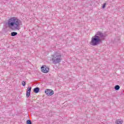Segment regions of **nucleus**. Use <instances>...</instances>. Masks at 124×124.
Returning a JSON list of instances; mask_svg holds the SVG:
<instances>
[{
	"instance_id": "obj_4",
	"label": "nucleus",
	"mask_w": 124,
	"mask_h": 124,
	"mask_svg": "<svg viewBox=\"0 0 124 124\" xmlns=\"http://www.w3.org/2000/svg\"><path fill=\"white\" fill-rule=\"evenodd\" d=\"M41 71L43 73H48L49 70V67L46 65H43L41 67Z\"/></svg>"
},
{
	"instance_id": "obj_9",
	"label": "nucleus",
	"mask_w": 124,
	"mask_h": 124,
	"mask_svg": "<svg viewBox=\"0 0 124 124\" xmlns=\"http://www.w3.org/2000/svg\"><path fill=\"white\" fill-rule=\"evenodd\" d=\"M17 34H18V33H17V32H12L11 33V36H16Z\"/></svg>"
},
{
	"instance_id": "obj_13",
	"label": "nucleus",
	"mask_w": 124,
	"mask_h": 124,
	"mask_svg": "<svg viewBox=\"0 0 124 124\" xmlns=\"http://www.w3.org/2000/svg\"><path fill=\"white\" fill-rule=\"evenodd\" d=\"M22 85L23 87H25V86H26V82H25V81H22Z\"/></svg>"
},
{
	"instance_id": "obj_8",
	"label": "nucleus",
	"mask_w": 124,
	"mask_h": 124,
	"mask_svg": "<svg viewBox=\"0 0 124 124\" xmlns=\"http://www.w3.org/2000/svg\"><path fill=\"white\" fill-rule=\"evenodd\" d=\"M40 91V89L39 87H36L33 89V92L35 93H38Z\"/></svg>"
},
{
	"instance_id": "obj_11",
	"label": "nucleus",
	"mask_w": 124,
	"mask_h": 124,
	"mask_svg": "<svg viewBox=\"0 0 124 124\" xmlns=\"http://www.w3.org/2000/svg\"><path fill=\"white\" fill-rule=\"evenodd\" d=\"M114 89L115 91H119L120 90V85H116L114 87Z\"/></svg>"
},
{
	"instance_id": "obj_3",
	"label": "nucleus",
	"mask_w": 124,
	"mask_h": 124,
	"mask_svg": "<svg viewBox=\"0 0 124 124\" xmlns=\"http://www.w3.org/2000/svg\"><path fill=\"white\" fill-rule=\"evenodd\" d=\"M102 41V40L98 36L95 35L94 36L92 37L90 44L92 46H96V45H99Z\"/></svg>"
},
{
	"instance_id": "obj_1",
	"label": "nucleus",
	"mask_w": 124,
	"mask_h": 124,
	"mask_svg": "<svg viewBox=\"0 0 124 124\" xmlns=\"http://www.w3.org/2000/svg\"><path fill=\"white\" fill-rule=\"evenodd\" d=\"M7 25L11 30L19 31L20 29V26L22 25V21L16 17H12L8 20Z\"/></svg>"
},
{
	"instance_id": "obj_12",
	"label": "nucleus",
	"mask_w": 124,
	"mask_h": 124,
	"mask_svg": "<svg viewBox=\"0 0 124 124\" xmlns=\"http://www.w3.org/2000/svg\"><path fill=\"white\" fill-rule=\"evenodd\" d=\"M26 124H32V123H31V120H28L26 121Z\"/></svg>"
},
{
	"instance_id": "obj_7",
	"label": "nucleus",
	"mask_w": 124,
	"mask_h": 124,
	"mask_svg": "<svg viewBox=\"0 0 124 124\" xmlns=\"http://www.w3.org/2000/svg\"><path fill=\"white\" fill-rule=\"evenodd\" d=\"M31 87H28L26 92V97H30V95H31Z\"/></svg>"
},
{
	"instance_id": "obj_10",
	"label": "nucleus",
	"mask_w": 124,
	"mask_h": 124,
	"mask_svg": "<svg viewBox=\"0 0 124 124\" xmlns=\"http://www.w3.org/2000/svg\"><path fill=\"white\" fill-rule=\"evenodd\" d=\"M116 124H123V121H121V120H118L116 121Z\"/></svg>"
},
{
	"instance_id": "obj_6",
	"label": "nucleus",
	"mask_w": 124,
	"mask_h": 124,
	"mask_svg": "<svg viewBox=\"0 0 124 124\" xmlns=\"http://www.w3.org/2000/svg\"><path fill=\"white\" fill-rule=\"evenodd\" d=\"M45 93H46V95H53L54 94V91L52 90L46 89L45 90Z\"/></svg>"
},
{
	"instance_id": "obj_14",
	"label": "nucleus",
	"mask_w": 124,
	"mask_h": 124,
	"mask_svg": "<svg viewBox=\"0 0 124 124\" xmlns=\"http://www.w3.org/2000/svg\"><path fill=\"white\" fill-rule=\"evenodd\" d=\"M105 6H106V3H104L102 6V8H105Z\"/></svg>"
},
{
	"instance_id": "obj_2",
	"label": "nucleus",
	"mask_w": 124,
	"mask_h": 124,
	"mask_svg": "<svg viewBox=\"0 0 124 124\" xmlns=\"http://www.w3.org/2000/svg\"><path fill=\"white\" fill-rule=\"evenodd\" d=\"M52 62L54 64L59 63L62 62V55L58 52H55L52 55Z\"/></svg>"
},
{
	"instance_id": "obj_5",
	"label": "nucleus",
	"mask_w": 124,
	"mask_h": 124,
	"mask_svg": "<svg viewBox=\"0 0 124 124\" xmlns=\"http://www.w3.org/2000/svg\"><path fill=\"white\" fill-rule=\"evenodd\" d=\"M95 35L98 36L100 39H101V38H104V37L106 36L104 33L100 31H98Z\"/></svg>"
}]
</instances>
